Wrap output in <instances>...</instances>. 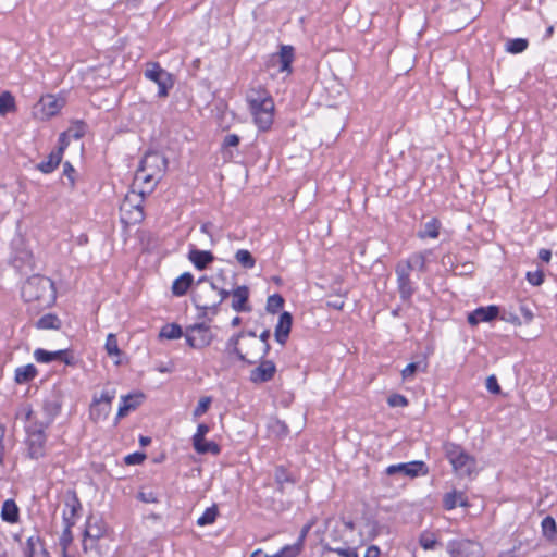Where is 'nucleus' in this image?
<instances>
[{"instance_id": "1", "label": "nucleus", "mask_w": 557, "mask_h": 557, "mask_svg": "<svg viewBox=\"0 0 557 557\" xmlns=\"http://www.w3.org/2000/svg\"><path fill=\"white\" fill-rule=\"evenodd\" d=\"M22 297L27 302L38 301L41 306H51L57 298L54 283L49 277L33 275L23 284Z\"/></svg>"}, {"instance_id": "2", "label": "nucleus", "mask_w": 557, "mask_h": 557, "mask_svg": "<svg viewBox=\"0 0 557 557\" xmlns=\"http://www.w3.org/2000/svg\"><path fill=\"white\" fill-rule=\"evenodd\" d=\"M445 454L457 475L470 476L476 471L474 457L467 454L460 446L453 443L446 444Z\"/></svg>"}, {"instance_id": "3", "label": "nucleus", "mask_w": 557, "mask_h": 557, "mask_svg": "<svg viewBox=\"0 0 557 557\" xmlns=\"http://www.w3.org/2000/svg\"><path fill=\"white\" fill-rule=\"evenodd\" d=\"M59 410L60 406L58 404L46 405L41 411H33L32 409L25 408L23 413L26 420V432L45 433V430L51 424Z\"/></svg>"}, {"instance_id": "4", "label": "nucleus", "mask_w": 557, "mask_h": 557, "mask_svg": "<svg viewBox=\"0 0 557 557\" xmlns=\"http://www.w3.org/2000/svg\"><path fill=\"white\" fill-rule=\"evenodd\" d=\"M144 190L139 193L132 190L125 196L120 206L122 222L125 224H137L144 220Z\"/></svg>"}, {"instance_id": "5", "label": "nucleus", "mask_w": 557, "mask_h": 557, "mask_svg": "<svg viewBox=\"0 0 557 557\" xmlns=\"http://www.w3.org/2000/svg\"><path fill=\"white\" fill-rule=\"evenodd\" d=\"M145 77L158 85V96L165 98L174 86V78L171 73L162 69L158 62L147 63Z\"/></svg>"}, {"instance_id": "6", "label": "nucleus", "mask_w": 557, "mask_h": 557, "mask_svg": "<svg viewBox=\"0 0 557 557\" xmlns=\"http://www.w3.org/2000/svg\"><path fill=\"white\" fill-rule=\"evenodd\" d=\"M248 108L258 129L261 132L269 131L274 121L275 106L273 98L255 106H248Z\"/></svg>"}, {"instance_id": "7", "label": "nucleus", "mask_w": 557, "mask_h": 557, "mask_svg": "<svg viewBox=\"0 0 557 557\" xmlns=\"http://www.w3.org/2000/svg\"><path fill=\"white\" fill-rule=\"evenodd\" d=\"M64 104L65 101L63 98L48 94L39 99L37 104L34 107L33 114L36 119L46 121L57 115Z\"/></svg>"}, {"instance_id": "8", "label": "nucleus", "mask_w": 557, "mask_h": 557, "mask_svg": "<svg viewBox=\"0 0 557 557\" xmlns=\"http://www.w3.org/2000/svg\"><path fill=\"white\" fill-rule=\"evenodd\" d=\"M115 389L103 391L99 396L95 395L90 405V418L92 421L106 419L111 410V403L115 397Z\"/></svg>"}, {"instance_id": "9", "label": "nucleus", "mask_w": 557, "mask_h": 557, "mask_svg": "<svg viewBox=\"0 0 557 557\" xmlns=\"http://www.w3.org/2000/svg\"><path fill=\"white\" fill-rule=\"evenodd\" d=\"M184 335L190 348H205L212 338L210 327L203 323L188 326Z\"/></svg>"}, {"instance_id": "10", "label": "nucleus", "mask_w": 557, "mask_h": 557, "mask_svg": "<svg viewBox=\"0 0 557 557\" xmlns=\"http://www.w3.org/2000/svg\"><path fill=\"white\" fill-rule=\"evenodd\" d=\"M395 274L400 299L404 301L410 300L416 293V286L411 280V271L408 270L407 265H403L397 262L395 267Z\"/></svg>"}, {"instance_id": "11", "label": "nucleus", "mask_w": 557, "mask_h": 557, "mask_svg": "<svg viewBox=\"0 0 557 557\" xmlns=\"http://www.w3.org/2000/svg\"><path fill=\"white\" fill-rule=\"evenodd\" d=\"M387 475L400 474L409 478L425 475L428 468L423 461H411L406 463L392 465L385 470Z\"/></svg>"}, {"instance_id": "12", "label": "nucleus", "mask_w": 557, "mask_h": 557, "mask_svg": "<svg viewBox=\"0 0 557 557\" xmlns=\"http://www.w3.org/2000/svg\"><path fill=\"white\" fill-rule=\"evenodd\" d=\"M145 171L162 178L168 168V159L159 152L146 153L139 164Z\"/></svg>"}, {"instance_id": "13", "label": "nucleus", "mask_w": 557, "mask_h": 557, "mask_svg": "<svg viewBox=\"0 0 557 557\" xmlns=\"http://www.w3.org/2000/svg\"><path fill=\"white\" fill-rule=\"evenodd\" d=\"M432 256V249H424L421 251L412 252L407 259L400 260L399 263L403 265H407L408 270H410L411 272L413 270H417L418 272L423 273L426 272V265L430 262Z\"/></svg>"}, {"instance_id": "14", "label": "nucleus", "mask_w": 557, "mask_h": 557, "mask_svg": "<svg viewBox=\"0 0 557 557\" xmlns=\"http://www.w3.org/2000/svg\"><path fill=\"white\" fill-rule=\"evenodd\" d=\"M35 359L38 362L48 363L52 361H58L60 363H64L67 366H73L76 362L75 357L72 354V350H36Z\"/></svg>"}, {"instance_id": "15", "label": "nucleus", "mask_w": 557, "mask_h": 557, "mask_svg": "<svg viewBox=\"0 0 557 557\" xmlns=\"http://www.w3.org/2000/svg\"><path fill=\"white\" fill-rule=\"evenodd\" d=\"M294 61V48L292 46H282L278 53L270 57V64L278 66V72H292V63Z\"/></svg>"}, {"instance_id": "16", "label": "nucleus", "mask_w": 557, "mask_h": 557, "mask_svg": "<svg viewBox=\"0 0 557 557\" xmlns=\"http://www.w3.org/2000/svg\"><path fill=\"white\" fill-rule=\"evenodd\" d=\"M250 292L248 286L240 285L232 290V302L231 307L234 311L240 312H250L252 310L249 304Z\"/></svg>"}, {"instance_id": "17", "label": "nucleus", "mask_w": 557, "mask_h": 557, "mask_svg": "<svg viewBox=\"0 0 557 557\" xmlns=\"http://www.w3.org/2000/svg\"><path fill=\"white\" fill-rule=\"evenodd\" d=\"M83 540H109L107 528L100 518L90 516L86 522Z\"/></svg>"}, {"instance_id": "18", "label": "nucleus", "mask_w": 557, "mask_h": 557, "mask_svg": "<svg viewBox=\"0 0 557 557\" xmlns=\"http://www.w3.org/2000/svg\"><path fill=\"white\" fill-rule=\"evenodd\" d=\"M499 314V308L496 305L479 307L468 314V323L478 325L483 322H491Z\"/></svg>"}, {"instance_id": "19", "label": "nucleus", "mask_w": 557, "mask_h": 557, "mask_svg": "<svg viewBox=\"0 0 557 557\" xmlns=\"http://www.w3.org/2000/svg\"><path fill=\"white\" fill-rule=\"evenodd\" d=\"M110 540H83L82 557H108Z\"/></svg>"}, {"instance_id": "20", "label": "nucleus", "mask_w": 557, "mask_h": 557, "mask_svg": "<svg viewBox=\"0 0 557 557\" xmlns=\"http://www.w3.org/2000/svg\"><path fill=\"white\" fill-rule=\"evenodd\" d=\"M46 435L40 432L27 433L28 456L39 459L45 456Z\"/></svg>"}, {"instance_id": "21", "label": "nucleus", "mask_w": 557, "mask_h": 557, "mask_svg": "<svg viewBox=\"0 0 557 557\" xmlns=\"http://www.w3.org/2000/svg\"><path fill=\"white\" fill-rule=\"evenodd\" d=\"M482 548L480 544L465 540L456 544V547L451 550V557H481Z\"/></svg>"}, {"instance_id": "22", "label": "nucleus", "mask_w": 557, "mask_h": 557, "mask_svg": "<svg viewBox=\"0 0 557 557\" xmlns=\"http://www.w3.org/2000/svg\"><path fill=\"white\" fill-rule=\"evenodd\" d=\"M276 371L275 364L270 360H263L250 372V380L253 383H263L271 380Z\"/></svg>"}, {"instance_id": "23", "label": "nucleus", "mask_w": 557, "mask_h": 557, "mask_svg": "<svg viewBox=\"0 0 557 557\" xmlns=\"http://www.w3.org/2000/svg\"><path fill=\"white\" fill-rule=\"evenodd\" d=\"M292 321V314L288 312H283L280 315L278 322L275 326V338L280 345H284L286 343L290 332Z\"/></svg>"}, {"instance_id": "24", "label": "nucleus", "mask_w": 557, "mask_h": 557, "mask_svg": "<svg viewBox=\"0 0 557 557\" xmlns=\"http://www.w3.org/2000/svg\"><path fill=\"white\" fill-rule=\"evenodd\" d=\"M63 151L64 147L60 146L57 150L50 152L47 160L38 163L37 169L45 174L52 173L60 164L63 157Z\"/></svg>"}, {"instance_id": "25", "label": "nucleus", "mask_w": 557, "mask_h": 557, "mask_svg": "<svg viewBox=\"0 0 557 557\" xmlns=\"http://www.w3.org/2000/svg\"><path fill=\"white\" fill-rule=\"evenodd\" d=\"M161 178L156 177L153 174L145 171L143 168L138 166L135 173V183L141 184L143 188L141 190L145 191V194L151 193L157 184L159 183Z\"/></svg>"}, {"instance_id": "26", "label": "nucleus", "mask_w": 557, "mask_h": 557, "mask_svg": "<svg viewBox=\"0 0 557 557\" xmlns=\"http://www.w3.org/2000/svg\"><path fill=\"white\" fill-rule=\"evenodd\" d=\"M188 259L197 270H205L214 260V257L211 251L193 249L188 253Z\"/></svg>"}, {"instance_id": "27", "label": "nucleus", "mask_w": 557, "mask_h": 557, "mask_svg": "<svg viewBox=\"0 0 557 557\" xmlns=\"http://www.w3.org/2000/svg\"><path fill=\"white\" fill-rule=\"evenodd\" d=\"M143 394H131L122 397V404L117 411V419L125 417L129 411L135 410L143 401Z\"/></svg>"}, {"instance_id": "28", "label": "nucleus", "mask_w": 557, "mask_h": 557, "mask_svg": "<svg viewBox=\"0 0 557 557\" xmlns=\"http://www.w3.org/2000/svg\"><path fill=\"white\" fill-rule=\"evenodd\" d=\"M443 505L446 510H451L457 506L468 507V498L460 491H453L450 493L445 494L443 498Z\"/></svg>"}, {"instance_id": "29", "label": "nucleus", "mask_w": 557, "mask_h": 557, "mask_svg": "<svg viewBox=\"0 0 557 557\" xmlns=\"http://www.w3.org/2000/svg\"><path fill=\"white\" fill-rule=\"evenodd\" d=\"M81 509V503L75 497L72 496L69 498L65 503V509L63 511V520L65 523V527L71 528L75 523V519L77 516V511Z\"/></svg>"}, {"instance_id": "30", "label": "nucleus", "mask_w": 557, "mask_h": 557, "mask_svg": "<svg viewBox=\"0 0 557 557\" xmlns=\"http://www.w3.org/2000/svg\"><path fill=\"white\" fill-rule=\"evenodd\" d=\"M210 288L211 290H216L219 296H220V299L218 302H214L212 305L208 304V302H205L202 301V298L201 296H197V299H196V305L197 307L203 309V310H212V311H216L218 307L226 299L228 298L231 295H232V292L230 290H226L224 288H218L216 285L214 283H210Z\"/></svg>"}, {"instance_id": "31", "label": "nucleus", "mask_w": 557, "mask_h": 557, "mask_svg": "<svg viewBox=\"0 0 557 557\" xmlns=\"http://www.w3.org/2000/svg\"><path fill=\"white\" fill-rule=\"evenodd\" d=\"M194 282V276L189 272H185L176 277L172 284V293L175 296H184Z\"/></svg>"}, {"instance_id": "32", "label": "nucleus", "mask_w": 557, "mask_h": 557, "mask_svg": "<svg viewBox=\"0 0 557 557\" xmlns=\"http://www.w3.org/2000/svg\"><path fill=\"white\" fill-rule=\"evenodd\" d=\"M441 222L437 218H432L424 223L423 227L418 231L417 236L420 239H435L440 236Z\"/></svg>"}, {"instance_id": "33", "label": "nucleus", "mask_w": 557, "mask_h": 557, "mask_svg": "<svg viewBox=\"0 0 557 557\" xmlns=\"http://www.w3.org/2000/svg\"><path fill=\"white\" fill-rule=\"evenodd\" d=\"M270 92L262 86L250 87L246 94V101L248 106H255L261 101L271 99Z\"/></svg>"}, {"instance_id": "34", "label": "nucleus", "mask_w": 557, "mask_h": 557, "mask_svg": "<svg viewBox=\"0 0 557 557\" xmlns=\"http://www.w3.org/2000/svg\"><path fill=\"white\" fill-rule=\"evenodd\" d=\"M26 557H49L44 544L38 537H30L25 547Z\"/></svg>"}, {"instance_id": "35", "label": "nucleus", "mask_w": 557, "mask_h": 557, "mask_svg": "<svg viewBox=\"0 0 557 557\" xmlns=\"http://www.w3.org/2000/svg\"><path fill=\"white\" fill-rule=\"evenodd\" d=\"M1 516L4 521L11 523L16 522L18 519V508L16 504L11 499L5 500L2 506Z\"/></svg>"}, {"instance_id": "36", "label": "nucleus", "mask_w": 557, "mask_h": 557, "mask_svg": "<svg viewBox=\"0 0 557 557\" xmlns=\"http://www.w3.org/2000/svg\"><path fill=\"white\" fill-rule=\"evenodd\" d=\"M529 41L525 38L509 39L505 45V50L511 54L522 53L528 49Z\"/></svg>"}, {"instance_id": "37", "label": "nucleus", "mask_w": 557, "mask_h": 557, "mask_svg": "<svg viewBox=\"0 0 557 557\" xmlns=\"http://www.w3.org/2000/svg\"><path fill=\"white\" fill-rule=\"evenodd\" d=\"M61 325L60 319L52 313H47L42 315L38 321L36 322L37 329L40 330H53L59 329Z\"/></svg>"}, {"instance_id": "38", "label": "nucleus", "mask_w": 557, "mask_h": 557, "mask_svg": "<svg viewBox=\"0 0 557 557\" xmlns=\"http://www.w3.org/2000/svg\"><path fill=\"white\" fill-rule=\"evenodd\" d=\"M193 445H194L195 450L199 454L211 453L213 455H218L220 453L219 445L214 442L206 441L205 437L200 438V443H198V446H197V441L193 440Z\"/></svg>"}, {"instance_id": "39", "label": "nucleus", "mask_w": 557, "mask_h": 557, "mask_svg": "<svg viewBox=\"0 0 557 557\" xmlns=\"http://www.w3.org/2000/svg\"><path fill=\"white\" fill-rule=\"evenodd\" d=\"M183 335L182 327L176 323H169L162 326L159 336L168 339L180 338Z\"/></svg>"}, {"instance_id": "40", "label": "nucleus", "mask_w": 557, "mask_h": 557, "mask_svg": "<svg viewBox=\"0 0 557 557\" xmlns=\"http://www.w3.org/2000/svg\"><path fill=\"white\" fill-rule=\"evenodd\" d=\"M15 110L14 97L9 91H4L0 95V115L4 116L7 113Z\"/></svg>"}, {"instance_id": "41", "label": "nucleus", "mask_w": 557, "mask_h": 557, "mask_svg": "<svg viewBox=\"0 0 557 557\" xmlns=\"http://www.w3.org/2000/svg\"><path fill=\"white\" fill-rule=\"evenodd\" d=\"M36 375V368L33 364H27L17 368L15 371V380L17 383H25L34 379Z\"/></svg>"}, {"instance_id": "42", "label": "nucleus", "mask_w": 557, "mask_h": 557, "mask_svg": "<svg viewBox=\"0 0 557 557\" xmlns=\"http://www.w3.org/2000/svg\"><path fill=\"white\" fill-rule=\"evenodd\" d=\"M236 261L245 269H252L256 260L247 249H239L235 253Z\"/></svg>"}, {"instance_id": "43", "label": "nucleus", "mask_w": 557, "mask_h": 557, "mask_svg": "<svg viewBox=\"0 0 557 557\" xmlns=\"http://www.w3.org/2000/svg\"><path fill=\"white\" fill-rule=\"evenodd\" d=\"M425 369H426L425 360L411 362L401 371L403 379L404 380L411 379L418 371H425Z\"/></svg>"}, {"instance_id": "44", "label": "nucleus", "mask_w": 557, "mask_h": 557, "mask_svg": "<svg viewBox=\"0 0 557 557\" xmlns=\"http://www.w3.org/2000/svg\"><path fill=\"white\" fill-rule=\"evenodd\" d=\"M218 517V507L213 505L206 509L201 517L198 518L197 524L199 527H205L207 524H212Z\"/></svg>"}, {"instance_id": "45", "label": "nucleus", "mask_w": 557, "mask_h": 557, "mask_svg": "<svg viewBox=\"0 0 557 557\" xmlns=\"http://www.w3.org/2000/svg\"><path fill=\"white\" fill-rule=\"evenodd\" d=\"M383 527L376 523L375 521H368L363 530L361 531V534L364 535L368 540H372L376 537L380 532L382 531Z\"/></svg>"}, {"instance_id": "46", "label": "nucleus", "mask_w": 557, "mask_h": 557, "mask_svg": "<svg viewBox=\"0 0 557 557\" xmlns=\"http://www.w3.org/2000/svg\"><path fill=\"white\" fill-rule=\"evenodd\" d=\"M70 529L71 528L65 527L62 535L60 536V541H59V545L61 547L63 557H71L69 554V550H67L69 546L71 545V543L73 541V536H72Z\"/></svg>"}, {"instance_id": "47", "label": "nucleus", "mask_w": 557, "mask_h": 557, "mask_svg": "<svg viewBox=\"0 0 557 557\" xmlns=\"http://www.w3.org/2000/svg\"><path fill=\"white\" fill-rule=\"evenodd\" d=\"M284 305V299L278 294H273L268 297L267 300V310L268 312L275 313L277 312Z\"/></svg>"}, {"instance_id": "48", "label": "nucleus", "mask_w": 557, "mask_h": 557, "mask_svg": "<svg viewBox=\"0 0 557 557\" xmlns=\"http://www.w3.org/2000/svg\"><path fill=\"white\" fill-rule=\"evenodd\" d=\"M518 309H519V315L521 318V323L529 324L534 318L532 307L529 304L521 301L519 304Z\"/></svg>"}, {"instance_id": "49", "label": "nucleus", "mask_w": 557, "mask_h": 557, "mask_svg": "<svg viewBox=\"0 0 557 557\" xmlns=\"http://www.w3.org/2000/svg\"><path fill=\"white\" fill-rule=\"evenodd\" d=\"M419 543L423 547V549L430 550L435 548V546L437 545V540L434 536V534L424 532L420 535Z\"/></svg>"}, {"instance_id": "50", "label": "nucleus", "mask_w": 557, "mask_h": 557, "mask_svg": "<svg viewBox=\"0 0 557 557\" xmlns=\"http://www.w3.org/2000/svg\"><path fill=\"white\" fill-rule=\"evenodd\" d=\"M542 530L545 536L553 539L556 534V522L552 517H546L542 521Z\"/></svg>"}, {"instance_id": "51", "label": "nucleus", "mask_w": 557, "mask_h": 557, "mask_svg": "<svg viewBox=\"0 0 557 557\" xmlns=\"http://www.w3.org/2000/svg\"><path fill=\"white\" fill-rule=\"evenodd\" d=\"M210 404H211L210 397L200 398L197 407L194 410V417L198 418V417L202 416L203 413H206Z\"/></svg>"}, {"instance_id": "52", "label": "nucleus", "mask_w": 557, "mask_h": 557, "mask_svg": "<svg viewBox=\"0 0 557 557\" xmlns=\"http://www.w3.org/2000/svg\"><path fill=\"white\" fill-rule=\"evenodd\" d=\"M527 280L531 285L540 286L544 282V274L542 271L528 272Z\"/></svg>"}, {"instance_id": "53", "label": "nucleus", "mask_w": 557, "mask_h": 557, "mask_svg": "<svg viewBox=\"0 0 557 557\" xmlns=\"http://www.w3.org/2000/svg\"><path fill=\"white\" fill-rule=\"evenodd\" d=\"M298 554V548L296 547H284L280 554L277 555H273V556H270V555H264L261 550H260V556L259 557H294Z\"/></svg>"}, {"instance_id": "54", "label": "nucleus", "mask_w": 557, "mask_h": 557, "mask_svg": "<svg viewBox=\"0 0 557 557\" xmlns=\"http://www.w3.org/2000/svg\"><path fill=\"white\" fill-rule=\"evenodd\" d=\"M138 498L144 502V503H147V504H154L158 502V496L157 494L149 490V491H141L138 493Z\"/></svg>"}, {"instance_id": "55", "label": "nucleus", "mask_w": 557, "mask_h": 557, "mask_svg": "<svg viewBox=\"0 0 557 557\" xmlns=\"http://www.w3.org/2000/svg\"><path fill=\"white\" fill-rule=\"evenodd\" d=\"M107 361L119 366L123 361V350H107Z\"/></svg>"}, {"instance_id": "56", "label": "nucleus", "mask_w": 557, "mask_h": 557, "mask_svg": "<svg viewBox=\"0 0 557 557\" xmlns=\"http://www.w3.org/2000/svg\"><path fill=\"white\" fill-rule=\"evenodd\" d=\"M388 405L392 407H405L408 405V400L399 394H394L388 398Z\"/></svg>"}, {"instance_id": "57", "label": "nucleus", "mask_w": 557, "mask_h": 557, "mask_svg": "<svg viewBox=\"0 0 557 557\" xmlns=\"http://www.w3.org/2000/svg\"><path fill=\"white\" fill-rule=\"evenodd\" d=\"M146 456L141 453H134L125 457L126 465H140L145 460Z\"/></svg>"}, {"instance_id": "58", "label": "nucleus", "mask_w": 557, "mask_h": 557, "mask_svg": "<svg viewBox=\"0 0 557 557\" xmlns=\"http://www.w3.org/2000/svg\"><path fill=\"white\" fill-rule=\"evenodd\" d=\"M502 320L512 324H522L520 315L511 311H504L502 314Z\"/></svg>"}, {"instance_id": "59", "label": "nucleus", "mask_w": 557, "mask_h": 557, "mask_svg": "<svg viewBox=\"0 0 557 557\" xmlns=\"http://www.w3.org/2000/svg\"><path fill=\"white\" fill-rule=\"evenodd\" d=\"M486 388L493 393V394H498L500 393V387L497 383V380L495 377V375H490L487 379H486Z\"/></svg>"}, {"instance_id": "60", "label": "nucleus", "mask_w": 557, "mask_h": 557, "mask_svg": "<svg viewBox=\"0 0 557 557\" xmlns=\"http://www.w3.org/2000/svg\"><path fill=\"white\" fill-rule=\"evenodd\" d=\"M239 144V137L236 134H228L223 140V147H236Z\"/></svg>"}, {"instance_id": "61", "label": "nucleus", "mask_w": 557, "mask_h": 557, "mask_svg": "<svg viewBox=\"0 0 557 557\" xmlns=\"http://www.w3.org/2000/svg\"><path fill=\"white\" fill-rule=\"evenodd\" d=\"M209 432V426L207 424H199L197 428L196 434L193 436V440L197 441V444L200 443V438L205 437L206 434Z\"/></svg>"}, {"instance_id": "62", "label": "nucleus", "mask_w": 557, "mask_h": 557, "mask_svg": "<svg viewBox=\"0 0 557 557\" xmlns=\"http://www.w3.org/2000/svg\"><path fill=\"white\" fill-rule=\"evenodd\" d=\"M275 479L278 484L289 482V476L283 468H277L275 471Z\"/></svg>"}, {"instance_id": "63", "label": "nucleus", "mask_w": 557, "mask_h": 557, "mask_svg": "<svg viewBox=\"0 0 557 557\" xmlns=\"http://www.w3.org/2000/svg\"><path fill=\"white\" fill-rule=\"evenodd\" d=\"M74 171H75L74 168L72 166V164L69 161H66L63 164V174L69 177L71 185H74V178L72 176Z\"/></svg>"}, {"instance_id": "64", "label": "nucleus", "mask_w": 557, "mask_h": 557, "mask_svg": "<svg viewBox=\"0 0 557 557\" xmlns=\"http://www.w3.org/2000/svg\"><path fill=\"white\" fill-rule=\"evenodd\" d=\"M344 305L345 301L341 297L327 301V306L336 310H342Z\"/></svg>"}]
</instances>
